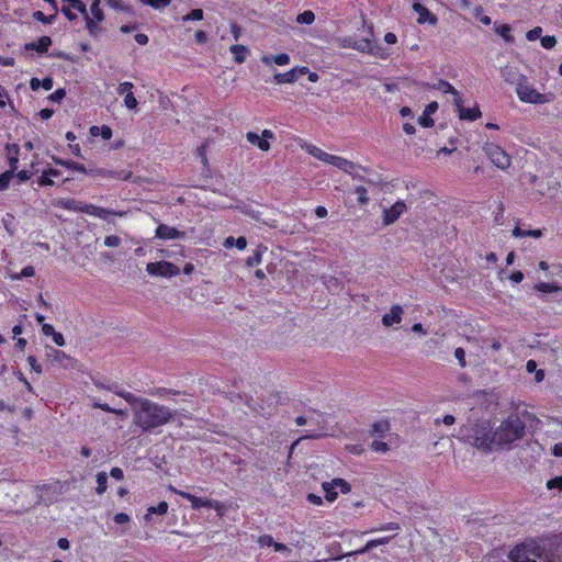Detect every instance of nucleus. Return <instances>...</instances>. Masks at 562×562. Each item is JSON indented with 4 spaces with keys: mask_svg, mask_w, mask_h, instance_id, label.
I'll return each mask as SVG.
<instances>
[{
    "mask_svg": "<svg viewBox=\"0 0 562 562\" xmlns=\"http://www.w3.org/2000/svg\"><path fill=\"white\" fill-rule=\"evenodd\" d=\"M133 415L134 424L145 431L162 426L172 418V412L170 408L151 402L145 397L134 409Z\"/></svg>",
    "mask_w": 562,
    "mask_h": 562,
    "instance_id": "obj_1",
    "label": "nucleus"
},
{
    "mask_svg": "<svg viewBox=\"0 0 562 562\" xmlns=\"http://www.w3.org/2000/svg\"><path fill=\"white\" fill-rule=\"evenodd\" d=\"M525 436V424L517 415H510L496 427H492L494 450L510 449L512 445Z\"/></svg>",
    "mask_w": 562,
    "mask_h": 562,
    "instance_id": "obj_2",
    "label": "nucleus"
},
{
    "mask_svg": "<svg viewBox=\"0 0 562 562\" xmlns=\"http://www.w3.org/2000/svg\"><path fill=\"white\" fill-rule=\"evenodd\" d=\"M507 558L509 562H562L557 554L543 551L535 540L517 544Z\"/></svg>",
    "mask_w": 562,
    "mask_h": 562,
    "instance_id": "obj_3",
    "label": "nucleus"
},
{
    "mask_svg": "<svg viewBox=\"0 0 562 562\" xmlns=\"http://www.w3.org/2000/svg\"><path fill=\"white\" fill-rule=\"evenodd\" d=\"M460 439L483 452L493 451L492 426L488 420H481L460 428Z\"/></svg>",
    "mask_w": 562,
    "mask_h": 562,
    "instance_id": "obj_4",
    "label": "nucleus"
},
{
    "mask_svg": "<svg viewBox=\"0 0 562 562\" xmlns=\"http://www.w3.org/2000/svg\"><path fill=\"white\" fill-rule=\"evenodd\" d=\"M58 483L55 484H43V485H25L21 490V495L27 498L24 510L38 505L52 503L58 494Z\"/></svg>",
    "mask_w": 562,
    "mask_h": 562,
    "instance_id": "obj_5",
    "label": "nucleus"
},
{
    "mask_svg": "<svg viewBox=\"0 0 562 562\" xmlns=\"http://www.w3.org/2000/svg\"><path fill=\"white\" fill-rule=\"evenodd\" d=\"M518 77L519 78L516 82V93L521 102L530 104H546L555 99V95L552 92L540 93L537 91L533 86L527 81L525 76L519 75Z\"/></svg>",
    "mask_w": 562,
    "mask_h": 562,
    "instance_id": "obj_6",
    "label": "nucleus"
},
{
    "mask_svg": "<svg viewBox=\"0 0 562 562\" xmlns=\"http://www.w3.org/2000/svg\"><path fill=\"white\" fill-rule=\"evenodd\" d=\"M484 151L497 168L505 170L510 167L512 159L501 146L494 143H486Z\"/></svg>",
    "mask_w": 562,
    "mask_h": 562,
    "instance_id": "obj_7",
    "label": "nucleus"
},
{
    "mask_svg": "<svg viewBox=\"0 0 562 562\" xmlns=\"http://www.w3.org/2000/svg\"><path fill=\"white\" fill-rule=\"evenodd\" d=\"M146 271L153 277L171 278L179 274V268L169 261L149 262Z\"/></svg>",
    "mask_w": 562,
    "mask_h": 562,
    "instance_id": "obj_8",
    "label": "nucleus"
},
{
    "mask_svg": "<svg viewBox=\"0 0 562 562\" xmlns=\"http://www.w3.org/2000/svg\"><path fill=\"white\" fill-rule=\"evenodd\" d=\"M322 487L328 502H334L337 498L339 492L347 494L351 490L350 484L344 479H334L330 482H324Z\"/></svg>",
    "mask_w": 562,
    "mask_h": 562,
    "instance_id": "obj_9",
    "label": "nucleus"
},
{
    "mask_svg": "<svg viewBox=\"0 0 562 562\" xmlns=\"http://www.w3.org/2000/svg\"><path fill=\"white\" fill-rule=\"evenodd\" d=\"M46 358L52 364L64 369L76 368L77 361L74 358L53 347H46Z\"/></svg>",
    "mask_w": 562,
    "mask_h": 562,
    "instance_id": "obj_10",
    "label": "nucleus"
},
{
    "mask_svg": "<svg viewBox=\"0 0 562 562\" xmlns=\"http://www.w3.org/2000/svg\"><path fill=\"white\" fill-rule=\"evenodd\" d=\"M81 213L98 217L103 221H108L111 215L123 217L126 215L125 211H114L105 207H101L90 203H83Z\"/></svg>",
    "mask_w": 562,
    "mask_h": 562,
    "instance_id": "obj_11",
    "label": "nucleus"
},
{
    "mask_svg": "<svg viewBox=\"0 0 562 562\" xmlns=\"http://www.w3.org/2000/svg\"><path fill=\"white\" fill-rule=\"evenodd\" d=\"M407 211V205L404 201L398 200L390 207L383 209L382 222L384 226L392 225L395 223L405 212Z\"/></svg>",
    "mask_w": 562,
    "mask_h": 562,
    "instance_id": "obj_12",
    "label": "nucleus"
},
{
    "mask_svg": "<svg viewBox=\"0 0 562 562\" xmlns=\"http://www.w3.org/2000/svg\"><path fill=\"white\" fill-rule=\"evenodd\" d=\"M353 49H357L361 53H368L373 56H378L381 58H386L389 56L387 53L383 48H381L379 45H376L370 37H363L360 40H356V42L352 44Z\"/></svg>",
    "mask_w": 562,
    "mask_h": 562,
    "instance_id": "obj_13",
    "label": "nucleus"
},
{
    "mask_svg": "<svg viewBox=\"0 0 562 562\" xmlns=\"http://www.w3.org/2000/svg\"><path fill=\"white\" fill-rule=\"evenodd\" d=\"M273 136L274 135L270 130H263L261 136L255 132H248L246 138L251 145L257 146L263 151H268L270 149V144L268 140L272 139Z\"/></svg>",
    "mask_w": 562,
    "mask_h": 562,
    "instance_id": "obj_14",
    "label": "nucleus"
},
{
    "mask_svg": "<svg viewBox=\"0 0 562 562\" xmlns=\"http://www.w3.org/2000/svg\"><path fill=\"white\" fill-rule=\"evenodd\" d=\"M404 308L400 304H393L389 312L382 316V325L386 328L393 327L402 323Z\"/></svg>",
    "mask_w": 562,
    "mask_h": 562,
    "instance_id": "obj_15",
    "label": "nucleus"
},
{
    "mask_svg": "<svg viewBox=\"0 0 562 562\" xmlns=\"http://www.w3.org/2000/svg\"><path fill=\"white\" fill-rule=\"evenodd\" d=\"M453 104L457 108L461 120L475 121L482 115L477 105L469 109L463 108V100L461 95H457V98L453 99Z\"/></svg>",
    "mask_w": 562,
    "mask_h": 562,
    "instance_id": "obj_16",
    "label": "nucleus"
},
{
    "mask_svg": "<svg viewBox=\"0 0 562 562\" xmlns=\"http://www.w3.org/2000/svg\"><path fill=\"white\" fill-rule=\"evenodd\" d=\"M63 2L68 3L67 8H72L80 12L86 21V27L91 35L95 34V23L93 19H90L86 4L81 0H61Z\"/></svg>",
    "mask_w": 562,
    "mask_h": 562,
    "instance_id": "obj_17",
    "label": "nucleus"
},
{
    "mask_svg": "<svg viewBox=\"0 0 562 562\" xmlns=\"http://www.w3.org/2000/svg\"><path fill=\"white\" fill-rule=\"evenodd\" d=\"M133 88H134V85L132 82L125 81V82H121L116 89L119 94L124 95V105L128 110L136 109L137 104H138V102L132 91Z\"/></svg>",
    "mask_w": 562,
    "mask_h": 562,
    "instance_id": "obj_18",
    "label": "nucleus"
},
{
    "mask_svg": "<svg viewBox=\"0 0 562 562\" xmlns=\"http://www.w3.org/2000/svg\"><path fill=\"white\" fill-rule=\"evenodd\" d=\"M89 175L124 181L132 178V171L130 170L113 171L103 168L89 169Z\"/></svg>",
    "mask_w": 562,
    "mask_h": 562,
    "instance_id": "obj_19",
    "label": "nucleus"
},
{
    "mask_svg": "<svg viewBox=\"0 0 562 562\" xmlns=\"http://www.w3.org/2000/svg\"><path fill=\"white\" fill-rule=\"evenodd\" d=\"M155 236L164 240H172L184 238L186 233L177 229L176 227L159 224L156 228Z\"/></svg>",
    "mask_w": 562,
    "mask_h": 562,
    "instance_id": "obj_20",
    "label": "nucleus"
},
{
    "mask_svg": "<svg viewBox=\"0 0 562 562\" xmlns=\"http://www.w3.org/2000/svg\"><path fill=\"white\" fill-rule=\"evenodd\" d=\"M326 164H329L349 175H353L358 168L355 162L336 155H330Z\"/></svg>",
    "mask_w": 562,
    "mask_h": 562,
    "instance_id": "obj_21",
    "label": "nucleus"
},
{
    "mask_svg": "<svg viewBox=\"0 0 562 562\" xmlns=\"http://www.w3.org/2000/svg\"><path fill=\"white\" fill-rule=\"evenodd\" d=\"M413 10L416 13H418L417 22L419 24H424V23L428 22L429 24L435 25L438 21L437 18L419 2H415L413 4Z\"/></svg>",
    "mask_w": 562,
    "mask_h": 562,
    "instance_id": "obj_22",
    "label": "nucleus"
},
{
    "mask_svg": "<svg viewBox=\"0 0 562 562\" xmlns=\"http://www.w3.org/2000/svg\"><path fill=\"white\" fill-rule=\"evenodd\" d=\"M169 488L173 493H176V494L187 498L191 503V507L193 509H199L201 507H209L210 498H200V497H196V496H194V495H192L190 493L177 490L173 486H170Z\"/></svg>",
    "mask_w": 562,
    "mask_h": 562,
    "instance_id": "obj_23",
    "label": "nucleus"
},
{
    "mask_svg": "<svg viewBox=\"0 0 562 562\" xmlns=\"http://www.w3.org/2000/svg\"><path fill=\"white\" fill-rule=\"evenodd\" d=\"M438 110V103L432 101L428 103L423 112V114L418 117V123L424 127H431L434 125V120L430 117Z\"/></svg>",
    "mask_w": 562,
    "mask_h": 562,
    "instance_id": "obj_24",
    "label": "nucleus"
},
{
    "mask_svg": "<svg viewBox=\"0 0 562 562\" xmlns=\"http://www.w3.org/2000/svg\"><path fill=\"white\" fill-rule=\"evenodd\" d=\"M52 45L49 36H42L36 42L26 43L24 48L26 50H36L40 54H44L48 50Z\"/></svg>",
    "mask_w": 562,
    "mask_h": 562,
    "instance_id": "obj_25",
    "label": "nucleus"
},
{
    "mask_svg": "<svg viewBox=\"0 0 562 562\" xmlns=\"http://www.w3.org/2000/svg\"><path fill=\"white\" fill-rule=\"evenodd\" d=\"M290 56L288 54H278V55H263L261 57V61L266 66H271L272 64H276L278 66H286L290 64Z\"/></svg>",
    "mask_w": 562,
    "mask_h": 562,
    "instance_id": "obj_26",
    "label": "nucleus"
},
{
    "mask_svg": "<svg viewBox=\"0 0 562 562\" xmlns=\"http://www.w3.org/2000/svg\"><path fill=\"white\" fill-rule=\"evenodd\" d=\"M54 204L64 210L81 213L83 202L74 199H58L55 200Z\"/></svg>",
    "mask_w": 562,
    "mask_h": 562,
    "instance_id": "obj_27",
    "label": "nucleus"
},
{
    "mask_svg": "<svg viewBox=\"0 0 562 562\" xmlns=\"http://www.w3.org/2000/svg\"><path fill=\"white\" fill-rule=\"evenodd\" d=\"M101 0H93L90 10L88 11L90 19L94 20L95 23V34L99 31V23H101L104 20L103 11L100 8Z\"/></svg>",
    "mask_w": 562,
    "mask_h": 562,
    "instance_id": "obj_28",
    "label": "nucleus"
},
{
    "mask_svg": "<svg viewBox=\"0 0 562 562\" xmlns=\"http://www.w3.org/2000/svg\"><path fill=\"white\" fill-rule=\"evenodd\" d=\"M229 52L233 54L234 60L237 64L245 63V60L247 59V57L249 55V49L245 45H238V44L232 45L229 47Z\"/></svg>",
    "mask_w": 562,
    "mask_h": 562,
    "instance_id": "obj_29",
    "label": "nucleus"
},
{
    "mask_svg": "<svg viewBox=\"0 0 562 562\" xmlns=\"http://www.w3.org/2000/svg\"><path fill=\"white\" fill-rule=\"evenodd\" d=\"M303 149H305L310 155H312L314 158L327 162L330 154L324 151L323 149L318 148L315 145L306 144L302 146Z\"/></svg>",
    "mask_w": 562,
    "mask_h": 562,
    "instance_id": "obj_30",
    "label": "nucleus"
},
{
    "mask_svg": "<svg viewBox=\"0 0 562 562\" xmlns=\"http://www.w3.org/2000/svg\"><path fill=\"white\" fill-rule=\"evenodd\" d=\"M54 161L57 165H60V166H63V167H65L67 169L89 175V169H87L83 165H81L79 162H75V161H71V160H64V159H60V158H54Z\"/></svg>",
    "mask_w": 562,
    "mask_h": 562,
    "instance_id": "obj_31",
    "label": "nucleus"
},
{
    "mask_svg": "<svg viewBox=\"0 0 562 562\" xmlns=\"http://www.w3.org/2000/svg\"><path fill=\"white\" fill-rule=\"evenodd\" d=\"M297 76H296V72L294 71V68H292L291 70H289L288 72H283V74H276L274 77H273V80L278 85H282V83H293L297 80Z\"/></svg>",
    "mask_w": 562,
    "mask_h": 562,
    "instance_id": "obj_32",
    "label": "nucleus"
},
{
    "mask_svg": "<svg viewBox=\"0 0 562 562\" xmlns=\"http://www.w3.org/2000/svg\"><path fill=\"white\" fill-rule=\"evenodd\" d=\"M115 394L117 396L124 398L131 405L133 412L138 406V404L143 401V398H144V397H140V396H136V395H134L131 392L123 391V390L115 391Z\"/></svg>",
    "mask_w": 562,
    "mask_h": 562,
    "instance_id": "obj_33",
    "label": "nucleus"
},
{
    "mask_svg": "<svg viewBox=\"0 0 562 562\" xmlns=\"http://www.w3.org/2000/svg\"><path fill=\"white\" fill-rule=\"evenodd\" d=\"M90 135L93 137L101 136L103 139H110L112 137V130L108 125L97 126L93 125L89 130Z\"/></svg>",
    "mask_w": 562,
    "mask_h": 562,
    "instance_id": "obj_34",
    "label": "nucleus"
},
{
    "mask_svg": "<svg viewBox=\"0 0 562 562\" xmlns=\"http://www.w3.org/2000/svg\"><path fill=\"white\" fill-rule=\"evenodd\" d=\"M392 538H393V536H386V537H381V538L369 540L366 543V546L361 550L358 551V553L369 552L370 550H372L373 548H375L378 546L389 543Z\"/></svg>",
    "mask_w": 562,
    "mask_h": 562,
    "instance_id": "obj_35",
    "label": "nucleus"
},
{
    "mask_svg": "<svg viewBox=\"0 0 562 562\" xmlns=\"http://www.w3.org/2000/svg\"><path fill=\"white\" fill-rule=\"evenodd\" d=\"M53 86H54V81L49 77L44 78L42 81L37 78H32L30 81V87L32 90H37L40 87H42L43 89L48 91V90L53 89Z\"/></svg>",
    "mask_w": 562,
    "mask_h": 562,
    "instance_id": "obj_36",
    "label": "nucleus"
},
{
    "mask_svg": "<svg viewBox=\"0 0 562 562\" xmlns=\"http://www.w3.org/2000/svg\"><path fill=\"white\" fill-rule=\"evenodd\" d=\"M542 233L540 229H522L519 226H516L513 229V236L514 237H533L539 238L541 237Z\"/></svg>",
    "mask_w": 562,
    "mask_h": 562,
    "instance_id": "obj_37",
    "label": "nucleus"
},
{
    "mask_svg": "<svg viewBox=\"0 0 562 562\" xmlns=\"http://www.w3.org/2000/svg\"><path fill=\"white\" fill-rule=\"evenodd\" d=\"M168 503L160 502L157 506H150L145 515V520L149 521L153 514L165 515L168 512Z\"/></svg>",
    "mask_w": 562,
    "mask_h": 562,
    "instance_id": "obj_38",
    "label": "nucleus"
},
{
    "mask_svg": "<svg viewBox=\"0 0 562 562\" xmlns=\"http://www.w3.org/2000/svg\"><path fill=\"white\" fill-rule=\"evenodd\" d=\"M535 289L542 293H557V292L562 291V288L554 282H552V283L538 282L535 285Z\"/></svg>",
    "mask_w": 562,
    "mask_h": 562,
    "instance_id": "obj_39",
    "label": "nucleus"
},
{
    "mask_svg": "<svg viewBox=\"0 0 562 562\" xmlns=\"http://www.w3.org/2000/svg\"><path fill=\"white\" fill-rule=\"evenodd\" d=\"M494 27H495V32L498 35H501L505 42H507V43L514 42V37L510 34L512 29L508 24H495Z\"/></svg>",
    "mask_w": 562,
    "mask_h": 562,
    "instance_id": "obj_40",
    "label": "nucleus"
},
{
    "mask_svg": "<svg viewBox=\"0 0 562 562\" xmlns=\"http://www.w3.org/2000/svg\"><path fill=\"white\" fill-rule=\"evenodd\" d=\"M223 245L225 248H232L233 246H236L239 250H244L247 247V240L245 237L234 238L229 236L224 240Z\"/></svg>",
    "mask_w": 562,
    "mask_h": 562,
    "instance_id": "obj_41",
    "label": "nucleus"
},
{
    "mask_svg": "<svg viewBox=\"0 0 562 562\" xmlns=\"http://www.w3.org/2000/svg\"><path fill=\"white\" fill-rule=\"evenodd\" d=\"M92 406L94 408H100L104 412H109V413H113L122 418H126L127 417V412L125 409H116V408H112L111 406H109L108 404L105 403H101V402H97L94 401L92 403Z\"/></svg>",
    "mask_w": 562,
    "mask_h": 562,
    "instance_id": "obj_42",
    "label": "nucleus"
},
{
    "mask_svg": "<svg viewBox=\"0 0 562 562\" xmlns=\"http://www.w3.org/2000/svg\"><path fill=\"white\" fill-rule=\"evenodd\" d=\"M8 154H9V165H10V170L9 171H12V173H14V171L18 168V164H19V157H18L19 148H18V146L14 145L12 148H10L8 146Z\"/></svg>",
    "mask_w": 562,
    "mask_h": 562,
    "instance_id": "obj_43",
    "label": "nucleus"
},
{
    "mask_svg": "<svg viewBox=\"0 0 562 562\" xmlns=\"http://www.w3.org/2000/svg\"><path fill=\"white\" fill-rule=\"evenodd\" d=\"M97 494L101 495L103 494L108 488V475L105 472H99L97 474Z\"/></svg>",
    "mask_w": 562,
    "mask_h": 562,
    "instance_id": "obj_44",
    "label": "nucleus"
},
{
    "mask_svg": "<svg viewBox=\"0 0 562 562\" xmlns=\"http://www.w3.org/2000/svg\"><path fill=\"white\" fill-rule=\"evenodd\" d=\"M401 530V527L397 522H386L382 524L378 527L372 528L369 532H378V531H394L398 532Z\"/></svg>",
    "mask_w": 562,
    "mask_h": 562,
    "instance_id": "obj_45",
    "label": "nucleus"
},
{
    "mask_svg": "<svg viewBox=\"0 0 562 562\" xmlns=\"http://www.w3.org/2000/svg\"><path fill=\"white\" fill-rule=\"evenodd\" d=\"M315 21V14L311 10H306L296 16V22L300 24H312Z\"/></svg>",
    "mask_w": 562,
    "mask_h": 562,
    "instance_id": "obj_46",
    "label": "nucleus"
},
{
    "mask_svg": "<svg viewBox=\"0 0 562 562\" xmlns=\"http://www.w3.org/2000/svg\"><path fill=\"white\" fill-rule=\"evenodd\" d=\"M143 4L150 5L154 9H164L167 8L171 0H139Z\"/></svg>",
    "mask_w": 562,
    "mask_h": 562,
    "instance_id": "obj_47",
    "label": "nucleus"
},
{
    "mask_svg": "<svg viewBox=\"0 0 562 562\" xmlns=\"http://www.w3.org/2000/svg\"><path fill=\"white\" fill-rule=\"evenodd\" d=\"M202 19H203V10L202 9H193L191 12H189L188 14H186L181 18V20L183 22L200 21Z\"/></svg>",
    "mask_w": 562,
    "mask_h": 562,
    "instance_id": "obj_48",
    "label": "nucleus"
},
{
    "mask_svg": "<svg viewBox=\"0 0 562 562\" xmlns=\"http://www.w3.org/2000/svg\"><path fill=\"white\" fill-rule=\"evenodd\" d=\"M437 88L443 93H451L453 99L457 98V95H460V93L447 81H439Z\"/></svg>",
    "mask_w": 562,
    "mask_h": 562,
    "instance_id": "obj_49",
    "label": "nucleus"
},
{
    "mask_svg": "<svg viewBox=\"0 0 562 562\" xmlns=\"http://www.w3.org/2000/svg\"><path fill=\"white\" fill-rule=\"evenodd\" d=\"M372 430L375 434L384 435L385 432H387L390 430V425L385 420H380L372 425Z\"/></svg>",
    "mask_w": 562,
    "mask_h": 562,
    "instance_id": "obj_50",
    "label": "nucleus"
},
{
    "mask_svg": "<svg viewBox=\"0 0 562 562\" xmlns=\"http://www.w3.org/2000/svg\"><path fill=\"white\" fill-rule=\"evenodd\" d=\"M108 5L116 11H130V7L126 5L123 0H106Z\"/></svg>",
    "mask_w": 562,
    "mask_h": 562,
    "instance_id": "obj_51",
    "label": "nucleus"
},
{
    "mask_svg": "<svg viewBox=\"0 0 562 562\" xmlns=\"http://www.w3.org/2000/svg\"><path fill=\"white\" fill-rule=\"evenodd\" d=\"M12 171H5L0 175V190H7L9 188L10 181L13 178Z\"/></svg>",
    "mask_w": 562,
    "mask_h": 562,
    "instance_id": "obj_52",
    "label": "nucleus"
},
{
    "mask_svg": "<svg viewBox=\"0 0 562 562\" xmlns=\"http://www.w3.org/2000/svg\"><path fill=\"white\" fill-rule=\"evenodd\" d=\"M35 274V269L34 267L32 266H26L24 267L20 273L13 276L12 278L14 280H20L21 278H30V277H33Z\"/></svg>",
    "mask_w": 562,
    "mask_h": 562,
    "instance_id": "obj_53",
    "label": "nucleus"
},
{
    "mask_svg": "<svg viewBox=\"0 0 562 562\" xmlns=\"http://www.w3.org/2000/svg\"><path fill=\"white\" fill-rule=\"evenodd\" d=\"M356 193L358 195L357 200L360 204H367L369 202L368 191L364 187H362V186L357 187Z\"/></svg>",
    "mask_w": 562,
    "mask_h": 562,
    "instance_id": "obj_54",
    "label": "nucleus"
},
{
    "mask_svg": "<svg viewBox=\"0 0 562 562\" xmlns=\"http://www.w3.org/2000/svg\"><path fill=\"white\" fill-rule=\"evenodd\" d=\"M261 251L259 249H257L250 257L247 258L246 260V265L248 267H254V266H257L261 262Z\"/></svg>",
    "mask_w": 562,
    "mask_h": 562,
    "instance_id": "obj_55",
    "label": "nucleus"
},
{
    "mask_svg": "<svg viewBox=\"0 0 562 562\" xmlns=\"http://www.w3.org/2000/svg\"><path fill=\"white\" fill-rule=\"evenodd\" d=\"M121 238L117 235H110L104 238V245L110 248H115L121 245Z\"/></svg>",
    "mask_w": 562,
    "mask_h": 562,
    "instance_id": "obj_56",
    "label": "nucleus"
},
{
    "mask_svg": "<svg viewBox=\"0 0 562 562\" xmlns=\"http://www.w3.org/2000/svg\"><path fill=\"white\" fill-rule=\"evenodd\" d=\"M454 357H456V359L458 360L459 366H460L461 368H465V367H467L465 351H464V349H463V348H460V347H459V348H457V349L454 350Z\"/></svg>",
    "mask_w": 562,
    "mask_h": 562,
    "instance_id": "obj_57",
    "label": "nucleus"
},
{
    "mask_svg": "<svg viewBox=\"0 0 562 562\" xmlns=\"http://www.w3.org/2000/svg\"><path fill=\"white\" fill-rule=\"evenodd\" d=\"M516 75L517 72L513 67H506L503 71L504 79L512 83L516 82Z\"/></svg>",
    "mask_w": 562,
    "mask_h": 562,
    "instance_id": "obj_58",
    "label": "nucleus"
},
{
    "mask_svg": "<svg viewBox=\"0 0 562 562\" xmlns=\"http://www.w3.org/2000/svg\"><path fill=\"white\" fill-rule=\"evenodd\" d=\"M541 38V46L543 48H547V49H551L555 46L557 44V40L554 36H543V37H540Z\"/></svg>",
    "mask_w": 562,
    "mask_h": 562,
    "instance_id": "obj_59",
    "label": "nucleus"
},
{
    "mask_svg": "<svg viewBox=\"0 0 562 562\" xmlns=\"http://www.w3.org/2000/svg\"><path fill=\"white\" fill-rule=\"evenodd\" d=\"M371 449L375 452H386L389 450L387 443L380 440H373Z\"/></svg>",
    "mask_w": 562,
    "mask_h": 562,
    "instance_id": "obj_60",
    "label": "nucleus"
},
{
    "mask_svg": "<svg viewBox=\"0 0 562 562\" xmlns=\"http://www.w3.org/2000/svg\"><path fill=\"white\" fill-rule=\"evenodd\" d=\"M541 34L542 29L540 26H536L526 33V37L528 41H536L541 37Z\"/></svg>",
    "mask_w": 562,
    "mask_h": 562,
    "instance_id": "obj_61",
    "label": "nucleus"
},
{
    "mask_svg": "<svg viewBox=\"0 0 562 562\" xmlns=\"http://www.w3.org/2000/svg\"><path fill=\"white\" fill-rule=\"evenodd\" d=\"M547 487H548L549 490H554V488H557V490H559V491H562V475H561V476H557V477H554V479H552V480H549V481L547 482Z\"/></svg>",
    "mask_w": 562,
    "mask_h": 562,
    "instance_id": "obj_62",
    "label": "nucleus"
},
{
    "mask_svg": "<svg viewBox=\"0 0 562 562\" xmlns=\"http://www.w3.org/2000/svg\"><path fill=\"white\" fill-rule=\"evenodd\" d=\"M27 362L31 367V369L36 372L37 374H41L43 372L42 366L37 363V360L34 356L27 357Z\"/></svg>",
    "mask_w": 562,
    "mask_h": 562,
    "instance_id": "obj_63",
    "label": "nucleus"
},
{
    "mask_svg": "<svg viewBox=\"0 0 562 562\" xmlns=\"http://www.w3.org/2000/svg\"><path fill=\"white\" fill-rule=\"evenodd\" d=\"M258 543L261 546V547H273L274 544V540L271 536L269 535H263L261 536L259 539H258Z\"/></svg>",
    "mask_w": 562,
    "mask_h": 562,
    "instance_id": "obj_64",
    "label": "nucleus"
}]
</instances>
